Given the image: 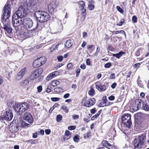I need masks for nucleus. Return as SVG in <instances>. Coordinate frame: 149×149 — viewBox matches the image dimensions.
Returning a JSON list of instances; mask_svg holds the SVG:
<instances>
[{
	"mask_svg": "<svg viewBox=\"0 0 149 149\" xmlns=\"http://www.w3.org/2000/svg\"><path fill=\"white\" fill-rule=\"evenodd\" d=\"M22 8L19 7L12 16V24L16 31H20L21 29L20 24L22 18L26 15L25 12L24 13L21 10Z\"/></svg>",
	"mask_w": 149,
	"mask_h": 149,
	"instance_id": "f257e3e1",
	"label": "nucleus"
},
{
	"mask_svg": "<svg viewBox=\"0 0 149 149\" xmlns=\"http://www.w3.org/2000/svg\"><path fill=\"white\" fill-rule=\"evenodd\" d=\"M146 134L145 133L139 135L134 141V149H142L146 144Z\"/></svg>",
	"mask_w": 149,
	"mask_h": 149,
	"instance_id": "f03ea898",
	"label": "nucleus"
},
{
	"mask_svg": "<svg viewBox=\"0 0 149 149\" xmlns=\"http://www.w3.org/2000/svg\"><path fill=\"white\" fill-rule=\"evenodd\" d=\"M38 21L43 23L48 20L50 18V16L48 13L43 11L38 10L34 13Z\"/></svg>",
	"mask_w": 149,
	"mask_h": 149,
	"instance_id": "7ed1b4c3",
	"label": "nucleus"
},
{
	"mask_svg": "<svg viewBox=\"0 0 149 149\" xmlns=\"http://www.w3.org/2000/svg\"><path fill=\"white\" fill-rule=\"evenodd\" d=\"M29 108L28 104L25 102L16 104L14 107V110L18 115H21Z\"/></svg>",
	"mask_w": 149,
	"mask_h": 149,
	"instance_id": "20e7f679",
	"label": "nucleus"
},
{
	"mask_svg": "<svg viewBox=\"0 0 149 149\" xmlns=\"http://www.w3.org/2000/svg\"><path fill=\"white\" fill-rule=\"evenodd\" d=\"M10 6V4L8 3H6L3 9V14L1 18L2 22H5L10 16L11 13Z\"/></svg>",
	"mask_w": 149,
	"mask_h": 149,
	"instance_id": "39448f33",
	"label": "nucleus"
},
{
	"mask_svg": "<svg viewBox=\"0 0 149 149\" xmlns=\"http://www.w3.org/2000/svg\"><path fill=\"white\" fill-rule=\"evenodd\" d=\"M26 6L22 5L19 7H22L21 10L26 15L27 10L31 9L35 5L36 2L34 0H26Z\"/></svg>",
	"mask_w": 149,
	"mask_h": 149,
	"instance_id": "423d86ee",
	"label": "nucleus"
},
{
	"mask_svg": "<svg viewBox=\"0 0 149 149\" xmlns=\"http://www.w3.org/2000/svg\"><path fill=\"white\" fill-rule=\"evenodd\" d=\"M131 118L130 114L127 113L125 114L122 116V121L128 128H130L132 124Z\"/></svg>",
	"mask_w": 149,
	"mask_h": 149,
	"instance_id": "0eeeda50",
	"label": "nucleus"
},
{
	"mask_svg": "<svg viewBox=\"0 0 149 149\" xmlns=\"http://www.w3.org/2000/svg\"><path fill=\"white\" fill-rule=\"evenodd\" d=\"M23 26L25 29L28 30L31 28L33 26L32 20L29 18H26L22 21Z\"/></svg>",
	"mask_w": 149,
	"mask_h": 149,
	"instance_id": "6e6552de",
	"label": "nucleus"
},
{
	"mask_svg": "<svg viewBox=\"0 0 149 149\" xmlns=\"http://www.w3.org/2000/svg\"><path fill=\"white\" fill-rule=\"evenodd\" d=\"M13 117V114L11 110H7L4 115L1 116L0 117V120H4L8 121L11 120Z\"/></svg>",
	"mask_w": 149,
	"mask_h": 149,
	"instance_id": "1a4fd4ad",
	"label": "nucleus"
},
{
	"mask_svg": "<svg viewBox=\"0 0 149 149\" xmlns=\"http://www.w3.org/2000/svg\"><path fill=\"white\" fill-rule=\"evenodd\" d=\"M58 5V2L55 1H51L48 6V10L49 13H53Z\"/></svg>",
	"mask_w": 149,
	"mask_h": 149,
	"instance_id": "9d476101",
	"label": "nucleus"
},
{
	"mask_svg": "<svg viewBox=\"0 0 149 149\" xmlns=\"http://www.w3.org/2000/svg\"><path fill=\"white\" fill-rule=\"evenodd\" d=\"M23 119L26 122L31 123L33 122V118L31 114L28 112L25 113L23 117Z\"/></svg>",
	"mask_w": 149,
	"mask_h": 149,
	"instance_id": "9b49d317",
	"label": "nucleus"
},
{
	"mask_svg": "<svg viewBox=\"0 0 149 149\" xmlns=\"http://www.w3.org/2000/svg\"><path fill=\"white\" fill-rule=\"evenodd\" d=\"M95 102V99L92 98L88 99L86 102H85L83 104V106L87 107H89L94 104Z\"/></svg>",
	"mask_w": 149,
	"mask_h": 149,
	"instance_id": "f8f14e48",
	"label": "nucleus"
},
{
	"mask_svg": "<svg viewBox=\"0 0 149 149\" xmlns=\"http://www.w3.org/2000/svg\"><path fill=\"white\" fill-rule=\"evenodd\" d=\"M10 23L8 22L5 23L3 25V28L4 30L7 33L10 34L12 32V29L10 26Z\"/></svg>",
	"mask_w": 149,
	"mask_h": 149,
	"instance_id": "ddd939ff",
	"label": "nucleus"
},
{
	"mask_svg": "<svg viewBox=\"0 0 149 149\" xmlns=\"http://www.w3.org/2000/svg\"><path fill=\"white\" fill-rule=\"evenodd\" d=\"M96 88L99 91H103L106 89L105 85H102L101 83L99 81L95 83Z\"/></svg>",
	"mask_w": 149,
	"mask_h": 149,
	"instance_id": "4468645a",
	"label": "nucleus"
},
{
	"mask_svg": "<svg viewBox=\"0 0 149 149\" xmlns=\"http://www.w3.org/2000/svg\"><path fill=\"white\" fill-rule=\"evenodd\" d=\"M26 68L22 69L16 76V79L17 80H20L23 77L26 72Z\"/></svg>",
	"mask_w": 149,
	"mask_h": 149,
	"instance_id": "2eb2a0df",
	"label": "nucleus"
},
{
	"mask_svg": "<svg viewBox=\"0 0 149 149\" xmlns=\"http://www.w3.org/2000/svg\"><path fill=\"white\" fill-rule=\"evenodd\" d=\"M142 102L141 99H138L136 100L135 102V104L133 108V109L134 111L138 110L140 108Z\"/></svg>",
	"mask_w": 149,
	"mask_h": 149,
	"instance_id": "dca6fc26",
	"label": "nucleus"
},
{
	"mask_svg": "<svg viewBox=\"0 0 149 149\" xmlns=\"http://www.w3.org/2000/svg\"><path fill=\"white\" fill-rule=\"evenodd\" d=\"M63 26L61 21L58 20L55 24L54 29L56 30L57 32L61 31L63 29Z\"/></svg>",
	"mask_w": 149,
	"mask_h": 149,
	"instance_id": "f3484780",
	"label": "nucleus"
},
{
	"mask_svg": "<svg viewBox=\"0 0 149 149\" xmlns=\"http://www.w3.org/2000/svg\"><path fill=\"white\" fill-rule=\"evenodd\" d=\"M30 33L28 32H21L18 35L20 38L23 39H25L29 37Z\"/></svg>",
	"mask_w": 149,
	"mask_h": 149,
	"instance_id": "a211bd4d",
	"label": "nucleus"
},
{
	"mask_svg": "<svg viewBox=\"0 0 149 149\" xmlns=\"http://www.w3.org/2000/svg\"><path fill=\"white\" fill-rule=\"evenodd\" d=\"M19 126L15 125H10V126L9 127V130L10 132L12 133L16 132L19 130Z\"/></svg>",
	"mask_w": 149,
	"mask_h": 149,
	"instance_id": "6ab92c4d",
	"label": "nucleus"
},
{
	"mask_svg": "<svg viewBox=\"0 0 149 149\" xmlns=\"http://www.w3.org/2000/svg\"><path fill=\"white\" fill-rule=\"evenodd\" d=\"M73 40L69 39L67 40L65 44V47L66 48H69L71 47L73 45Z\"/></svg>",
	"mask_w": 149,
	"mask_h": 149,
	"instance_id": "aec40b11",
	"label": "nucleus"
},
{
	"mask_svg": "<svg viewBox=\"0 0 149 149\" xmlns=\"http://www.w3.org/2000/svg\"><path fill=\"white\" fill-rule=\"evenodd\" d=\"M42 64L41 63V62L37 58L33 62V65L34 68L38 67L42 65Z\"/></svg>",
	"mask_w": 149,
	"mask_h": 149,
	"instance_id": "412c9836",
	"label": "nucleus"
},
{
	"mask_svg": "<svg viewBox=\"0 0 149 149\" xmlns=\"http://www.w3.org/2000/svg\"><path fill=\"white\" fill-rule=\"evenodd\" d=\"M39 76L37 74V72L35 70L31 74L30 77L31 79L33 80L36 79Z\"/></svg>",
	"mask_w": 149,
	"mask_h": 149,
	"instance_id": "4be33fe9",
	"label": "nucleus"
},
{
	"mask_svg": "<svg viewBox=\"0 0 149 149\" xmlns=\"http://www.w3.org/2000/svg\"><path fill=\"white\" fill-rule=\"evenodd\" d=\"M142 106L141 108V109L146 111H149V106L148 103L146 102H142Z\"/></svg>",
	"mask_w": 149,
	"mask_h": 149,
	"instance_id": "5701e85b",
	"label": "nucleus"
},
{
	"mask_svg": "<svg viewBox=\"0 0 149 149\" xmlns=\"http://www.w3.org/2000/svg\"><path fill=\"white\" fill-rule=\"evenodd\" d=\"M102 145L107 148H112V146L110 143L106 140L103 141L102 142Z\"/></svg>",
	"mask_w": 149,
	"mask_h": 149,
	"instance_id": "b1692460",
	"label": "nucleus"
},
{
	"mask_svg": "<svg viewBox=\"0 0 149 149\" xmlns=\"http://www.w3.org/2000/svg\"><path fill=\"white\" fill-rule=\"evenodd\" d=\"M125 53L123 52L120 51L118 53L116 54H113V56L116 57V58L119 59L122 56L125 54Z\"/></svg>",
	"mask_w": 149,
	"mask_h": 149,
	"instance_id": "393cba45",
	"label": "nucleus"
},
{
	"mask_svg": "<svg viewBox=\"0 0 149 149\" xmlns=\"http://www.w3.org/2000/svg\"><path fill=\"white\" fill-rule=\"evenodd\" d=\"M57 72H53L52 74H50L47 77V79L48 80H49L50 79H52L53 77H56V75L55 74V73H57Z\"/></svg>",
	"mask_w": 149,
	"mask_h": 149,
	"instance_id": "a878e982",
	"label": "nucleus"
},
{
	"mask_svg": "<svg viewBox=\"0 0 149 149\" xmlns=\"http://www.w3.org/2000/svg\"><path fill=\"white\" fill-rule=\"evenodd\" d=\"M112 32L113 33V34H117L120 33L122 34H123L125 36H126V34L125 32L123 30L120 31H112Z\"/></svg>",
	"mask_w": 149,
	"mask_h": 149,
	"instance_id": "bb28decb",
	"label": "nucleus"
},
{
	"mask_svg": "<svg viewBox=\"0 0 149 149\" xmlns=\"http://www.w3.org/2000/svg\"><path fill=\"white\" fill-rule=\"evenodd\" d=\"M78 4L79 5V7L81 9L84 8L85 5L84 1H80L79 2Z\"/></svg>",
	"mask_w": 149,
	"mask_h": 149,
	"instance_id": "cd10ccee",
	"label": "nucleus"
},
{
	"mask_svg": "<svg viewBox=\"0 0 149 149\" xmlns=\"http://www.w3.org/2000/svg\"><path fill=\"white\" fill-rule=\"evenodd\" d=\"M38 60L40 61L42 64H44L46 60V58L45 56L41 57L39 58H38Z\"/></svg>",
	"mask_w": 149,
	"mask_h": 149,
	"instance_id": "c85d7f7f",
	"label": "nucleus"
},
{
	"mask_svg": "<svg viewBox=\"0 0 149 149\" xmlns=\"http://www.w3.org/2000/svg\"><path fill=\"white\" fill-rule=\"evenodd\" d=\"M29 126V124L27 123L24 121H22L21 123L20 126L22 128L26 127Z\"/></svg>",
	"mask_w": 149,
	"mask_h": 149,
	"instance_id": "c756f323",
	"label": "nucleus"
},
{
	"mask_svg": "<svg viewBox=\"0 0 149 149\" xmlns=\"http://www.w3.org/2000/svg\"><path fill=\"white\" fill-rule=\"evenodd\" d=\"M54 91L57 93H62L63 92L62 88L60 87L55 88L54 89Z\"/></svg>",
	"mask_w": 149,
	"mask_h": 149,
	"instance_id": "7c9ffc66",
	"label": "nucleus"
},
{
	"mask_svg": "<svg viewBox=\"0 0 149 149\" xmlns=\"http://www.w3.org/2000/svg\"><path fill=\"white\" fill-rule=\"evenodd\" d=\"M29 81L27 79H25L22 81L21 83V84L23 86H25L26 85H28L29 83Z\"/></svg>",
	"mask_w": 149,
	"mask_h": 149,
	"instance_id": "2f4dec72",
	"label": "nucleus"
},
{
	"mask_svg": "<svg viewBox=\"0 0 149 149\" xmlns=\"http://www.w3.org/2000/svg\"><path fill=\"white\" fill-rule=\"evenodd\" d=\"M59 83L60 82L58 81L54 80L52 81L51 85L55 87L58 85Z\"/></svg>",
	"mask_w": 149,
	"mask_h": 149,
	"instance_id": "473e14b6",
	"label": "nucleus"
},
{
	"mask_svg": "<svg viewBox=\"0 0 149 149\" xmlns=\"http://www.w3.org/2000/svg\"><path fill=\"white\" fill-rule=\"evenodd\" d=\"M39 76L43 72V69L42 68H40L35 70Z\"/></svg>",
	"mask_w": 149,
	"mask_h": 149,
	"instance_id": "72a5a7b5",
	"label": "nucleus"
},
{
	"mask_svg": "<svg viewBox=\"0 0 149 149\" xmlns=\"http://www.w3.org/2000/svg\"><path fill=\"white\" fill-rule=\"evenodd\" d=\"M94 93L95 91L93 88L92 87H91L88 92L89 94L91 96H93L94 94Z\"/></svg>",
	"mask_w": 149,
	"mask_h": 149,
	"instance_id": "f704fd0d",
	"label": "nucleus"
},
{
	"mask_svg": "<svg viewBox=\"0 0 149 149\" xmlns=\"http://www.w3.org/2000/svg\"><path fill=\"white\" fill-rule=\"evenodd\" d=\"M82 13H81V14L82 15V16L84 17V18H85L86 15V9H84V8H82L81 9Z\"/></svg>",
	"mask_w": 149,
	"mask_h": 149,
	"instance_id": "c9c22d12",
	"label": "nucleus"
},
{
	"mask_svg": "<svg viewBox=\"0 0 149 149\" xmlns=\"http://www.w3.org/2000/svg\"><path fill=\"white\" fill-rule=\"evenodd\" d=\"M73 140L75 142H78L79 140L78 135H76L73 138Z\"/></svg>",
	"mask_w": 149,
	"mask_h": 149,
	"instance_id": "e433bc0d",
	"label": "nucleus"
},
{
	"mask_svg": "<svg viewBox=\"0 0 149 149\" xmlns=\"http://www.w3.org/2000/svg\"><path fill=\"white\" fill-rule=\"evenodd\" d=\"M110 132L111 134V137H114L116 136V131L114 129L110 131Z\"/></svg>",
	"mask_w": 149,
	"mask_h": 149,
	"instance_id": "4c0bfd02",
	"label": "nucleus"
},
{
	"mask_svg": "<svg viewBox=\"0 0 149 149\" xmlns=\"http://www.w3.org/2000/svg\"><path fill=\"white\" fill-rule=\"evenodd\" d=\"M132 22L134 23H136L137 22V18L135 15L133 16L132 17Z\"/></svg>",
	"mask_w": 149,
	"mask_h": 149,
	"instance_id": "58836bf2",
	"label": "nucleus"
},
{
	"mask_svg": "<svg viewBox=\"0 0 149 149\" xmlns=\"http://www.w3.org/2000/svg\"><path fill=\"white\" fill-rule=\"evenodd\" d=\"M61 109H62L63 110H64L65 112H68V109L67 107L65 105H63V106H62Z\"/></svg>",
	"mask_w": 149,
	"mask_h": 149,
	"instance_id": "ea45409f",
	"label": "nucleus"
},
{
	"mask_svg": "<svg viewBox=\"0 0 149 149\" xmlns=\"http://www.w3.org/2000/svg\"><path fill=\"white\" fill-rule=\"evenodd\" d=\"M124 22V19H122L120 20V22H117V25L119 26H121Z\"/></svg>",
	"mask_w": 149,
	"mask_h": 149,
	"instance_id": "a19ab883",
	"label": "nucleus"
},
{
	"mask_svg": "<svg viewBox=\"0 0 149 149\" xmlns=\"http://www.w3.org/2000/svg\"><path fill=\"white\" fill-rule=\"evenodd\" d=\"M141 48H139L138 50H137L135 53V55L136 56H139L140 55V51L141 50Z\"/></svg>",
	"mask_w": 149,
	"mask_h": 149,
	"instance_id": "79ce46f5",
	"label": "nucleus"
},
{
	"mask_svg": "<svg viewBox=\"0 0 149 149\" xmlns=\"http://www.w3.org/2000/svg\"><path fill=\"white\" fill-rule=\"evenodd\" d=\"M88 8L89 10H92L94 8V6L93 4L90 3L88 5Z\"/></svg>",
	"mask_w": 149,
	"mask_h": 149,
	"instance_id": "37998d69",
	"label": "nucleus"
},
{
	"mask_svg": "<svg viewBox=\"0 0 149 149\" xmlns=\"http://www.w3.org/2000/svg\"><path fill=\"white\" fill-rule=\"evenodd\" d=\"M62 118V116L61 115H59L57 116L56 120L57 121L60 122Z\"/></svg>",
	"mask_w": 149,
	"mask_h": 149,
	"instance_id": "c03bdc74",
	"label": "nucleus"
},
{
	"mask_svg": "<svg viewBox=\"0 0 149 149\" xmlns=\"http://www.w3.org/2000/svg\"><path fill=\"white\" fill-rule=\"evenodd\" d=\"M91 133L90 132H88L87 134H84V139H86L87 138H88L91 135Z\"/></svg>",
	"mask_w": 149,
	"mask_h": 149,
	"instance_id": "a18cd8bd",
	"label": "nucleus"
},
{
	"mask_svg": "<svg viewBox=\"0 0 149 149\" xmlns=\"http://www.w3.org/2000/svg\"><path fill=\"white\" fill-rule=\"evenodd\" d=\"M116 8L119 12H120L121 13H123V9L119 6H117L116 7Z\"/></svg>",
	"mask_w": 149,
	"mask_h": 149,
	"instance_id": "49530a36",
	"label": "nucleus"
},
{
	"mask_svg": "<svg viewBox=\"0 0 149 149\" xmlns=\"http://www.w3.org/2000/svg\"><path fill=\"white\" fill-rule=\"evenodd\" d=\"M57 59L58 61L61 62L63 60V57L62 56H57Z\"/></svg>",
	"mask_w": 149,
	"mask_h": 149,
	"instance_id": "de8ad7c7",
	"label": "nucleus"
},
{
	"mask_svg": "<svg viewBox=\"0 0 149 149\" xmlns=\"http://www.w3.org/2000/svg\"><path fill=\"white\" fill-rule=\"evenodd\" d=\"M76 127L74 126H69L68 129L69 130H73L75 129Z\"/></svg>",
	"mask_w": 149,
	"mask_h": 149,
	"instance_id": "09e8293b",
	"label": "nucleus"
},
{
	"mask_svg": "<svg viewBox=\"0 0 149 149\" xmlns=\"http://www.w3.org/2000/svg\"><path fill=\"white\" fill-rule=\"evenodd\" d=\"M111 65V63H108L104 65V67L106 68H109Z\"/></svg>",
	"mask_w": 149,
	"mask_h": 149,
	"instance_id": "8fccbe9b",
	"label": "nucleus"
},
{
	"mask_svg": "<svg viewBox=\"0 0 149 149\" xmlns=\"http://www.w3.org/2000/svg\"><path fill=\"white\" fill-rule=\"evenodd\" d=\"M73 65L71 63H69L67 65V68L68 69H72Z\"/></svg>",
	"mask_w": 149,
	"mask_h": 149,
	"instance_id": "3c124183",
	"label": "nucleus"
},
{
	"mask_svg": "<svg viewBox=\"0 0 149 149\" xmlns=\"http://www.w3.org/2000/svg\"><path fill=\"white\" fill-rule=\"evenodd\" d=\"M86 63L87 65H90L91 64L90 59L89 58H87L86 60Z\"/></svg>",
	"mask_w": 149,
	"mask_h": 149,
	"instance_id": "603ef678",
	"label": "nucleus"
},
{
	"mask_svg": "<svg viewBox=\"0 0 149 149\" xmlns=\"http://www.w3.org/2000/svg\"><path fill=\"white\" fill-rule=\"evenodd\" d=\"M72 119L73 120H76L79 118V116L77 115H74L72 116Z\"/></svg>",
	"mask_w": 149,
	"mask_h": 149,
	"instance_id": "864d4df0",
	"label": "nucleus"
},
{
	"mask_svg": "<svg viewBox=\"0 0 149 149\" xmlns=\"http://www.w3.org/2000/svg\"><path fill=\"white\" fill-rule=\"evenodd\" d=\"M51 100L53 102H56L59 100V98L58 97H52L51 98Z\"/></svg>",
	"mask_w": 149,
	"mask_h": 149,
	"instance_id": "5fc2aeb1",
	"label": "nucleus"
},
{
	"mask_svg": "<svg viewBox=\"0 0 149 149\" xmlns=\"http://www.w3.org/2000/svg\"><path fill=\"white\" fill-rule=\"evenodd\" d=\"M38 91L39 93L41 92L42 89V87L41 86H39L37 88Z\"/></svg>",
	"mask_w": 149,
	"mask_h": 149,
	"instance_id": "6e6d98bb",
	"label": "nucleus"
},
{
	"mask_svg": "<svg viewBox=\"0 0 149 149\" xmlns=\"http://www.w3.org/2000/svg\"><path fill=\"white\" fill-rule=\"evenodd\" d=\"M45 132L46 134L49 135L51 133V130L49 129H46Z\"/></svg>",
	"mask_w": 149,
	"mask_h": 149,
	"instance_id": "4d7b16f0",
	"label": "nucleus"
},
{
	"mask_svg": "<svg viewBox=\"0 0 149 149\" xmlns=\"http://www.w3.org/2000/svg\"><path fill=\"white\" fill-rule=\"evenodd\" d=\"M137 82V83L139 86L141 88L143 87V85L141 84V81H138Z\"/></svg>",
	"mask_w": 149,
	"mask_h": 149,
	"instance_id": "13d9d810",
	"label": "nucleus"
},
{
	"mask_svg": "<svg viewBox=\"0 0 149 149\" xmlns=\"http://www.w3.org/2000/svg\"><path fill=\"white\" fill-rule=\"evenodd\" d=\"M38 24L37 23L36 24V25L35 27L33 28V29H31V31H34L36 30L38 28Z\"/></svg>",
	"mask_w": 149,
	"mask_h": 149,
	"instance_id": "bf43d9fd",
	"label": "nucleus"
},
{
	"mask_svg": "<svg viewBox=\"0 0 149 149\" xmlns=\"http://www.w3.org/2000/svg\"><path fill=\"white\" fill-rule=\"evenodd\" d=\"M80 67L82 69H85L86 68V66L85 64L83 63V64H81L80 65Z\"/></svg>",
	"mask_w": 149,
	"mask_h": 149,
	"instance_id": "052dcab7",
	"label": "nucleus"
},
{
	"mask_svg": "<svg viewBox=\"0 0 149 149\" xmlns=\"http://www.w3.org/2000/svg\"><path fill=\"white\" fill-rule=\"evenodd\" d=\"M96 111L95 108H94L91 110V112L92 113L94 114Z\"/></svg>",
	"mask_w": 149,
	"mask_h": 149,
	"instance_id": "680f3d73",
	"label": "nucleus"
},
{
	"mask_svg": "<svg viewBox=\"0 0 149 149\" xmlns=\"http://www.w3.org/2000/svg\"><path fill=\"white\" fill-rule=\"evenodd\" d=\"M65 134L67 136H70V134L68 130H66L65 132Z\"/></svg>",
	"mask_w": 149,
	"mask_h": 149,
	"instance_id": "e2e57ef3",
	"label": "nucleus"
},
{
	"mask_svg": "<svg viewBox=\"0 0 149 149\" xmlns=\"http://www.w3.org/2000/svg\"><path fill=\"white\" fill-rule=\"evenodd\" d=\"M70 95L69 93H66L63 95V97L65 99L69 97Z\"/></svg>",
	"mask_w": 149,
	"mask_h": 149,
	"instance_id": "0e129e2a",
	"label": "nucleus"
},
{
	"mask_svg": "<svg viewBox=\"0 0 149 149\" xmlns=\"http://www.w3.org/2000/svg\"><path fill=\"white\" fill-rule=\"evenodd\" d=\"M109 99L110 100H113L115 99V97L113 95H111L108 97Z\"/></svg>",
	"mask_w": 149,
	"mask_h": 149,
	"instance_id": "69168bd1",
	"label": "nucleus"
},
{
	"mask_svg": "<svg viewBox=\"0 0 149 149\" xmlns=\"http://www.w3.org/2000/svg\"><path fill=\"white\" fill-rule=\"evenodd\" d=\"M117 85V84L116 83H113L111 85V87L113 89H114Z\"/></svg>",
	"mask_w": 149,
	"mask_h": 149,
	"instance_id": "338daca9",
	"label": "nucleus"
},
{
	"mask_svg": "<svg viewBox=\"0 0 149 149\" xmlns=\"http://www.w3.org/2000/svg\"><path fill=\"white\" fill-rule=\"evenodd\" d=\"M140 63H137L135 64L134 65V67L135 68H137L140 65Z\"/></svg>",
	"mask_w": 149,
	"mask_h": 149,
	"instance_id": "774afa93",
	"label": "nucleus"
}]
</instances>
